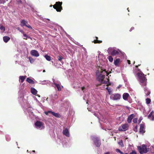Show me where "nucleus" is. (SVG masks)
I'll use <instances>...</instances> for the list:
<instances>
[{"mask_svg": "<svg viewBox=\"0 0 154 154\" xmlns=\"http://www.w3.org/2000/svg\"><path fill=\"white\" fill-rule=\"evenodd\" d=\"M50 113H52V115L57 117H60V115L57 113H55L54 112H50Z\"/></svg>", "mask_w": 154, "mask_h": 154, "instance_id": "nucleus-24", "label": "nucleus"}, {"mask_svg": "<svg viewBox=\"0 0 154 154\" xmlns=\"http://www.w3.org/2000/svg\"><path fill=\"white\" fill-rule=\"evenodd\" d=\"M26 81L30 83L33 84L34 83L33 81L29 78H27V79Z\"/></svg>", "mask_w": 154, "mask_h": 154, "instance_id": "nucleus-27", "label": "nucleus"}, {"mask_svg": "<svg viewBox=\"0 0 154 154\" xmlns=\"http://www.w3.org/2000/svg\"><path fill=\"white\" fill-rule=\"evenodd\" d=\"M129 128V125L127 123L122 124L119 128V131H124L127 130Z\"/></svg>", "mask_w": 154, "mask_h": 154, "instance_id": "nucleus-8", "label": "nucleus"}, {"mask_svg": "<svg viewBox=\"0 0 154 154\" xmlns=\"http://www.w3.org/2000/svg\"><path fill=\"white\" fill-rule=\"evenodd\" d=\"M57 98V94H55L54 95L52 96V99L53 100H55Z\"/></svg>", "mask_w": 154, "mask_h": 154, "instance_id": "nucleus-34", "label": "nucleus"}, {"mask_svg": "<svg viewBox=\"0 0 154 154\" xmlns=\"http://www.w3.org/2000/svg\"><path fill=\"white\" fill-rule=\"evenodd\" d=\"M122 86V85H119L116 88L117 89H119Z\"/></svg>", "mask_w": 154, "mask_h": 154, "instance_id": "nucleus-45", "label": "nucleus"}, {"mask_svg": "<svg viewBox=\"0 0 154 154\" xmlns=\"http://www.w3.org/2000/svg\"><path fill=\"white\" fill-rule=\"evenodd\" d=\"M124 154H128V153H124Z\"/></svg>", "mask_w": 154, "mask_h": 154, "instance_id": "nucleus-62", "label": "nucleus"}, {"mask_svg": "<svg viewBox=\"0 0 154 154\" xmlns=\"http://www.w3.org/2000/svg\"><path fill=\"white\" fill-rule=\"evenodd\" d=\"M23 35L24 37V39H27V38H28L31 39V38L30 36H28L25 33L23 34Z\"/></svg>", "mask_w": 154, "mask_h": 154, "instance_id": "nucleus-31", "label": "nucleus"}, {"mask_svg": "<svg viewBox=\"0 0 154 154\" xmlns=\"http://www.w3.org/2000/svg\"><path fill=\"white\" fill-rule=\"evenodd\" d=\"M96 38L97 39L98 38L97 37H96ZM102 42V41H101L98 40L97 39L94 40V42L95 43H101Z\"/></svg>", "mask_w": 154, "mask_h": 154, "instance_id": "nucleus-30", "label": "nucleus"}, {"mask_svg": "<svg viewBox=\"0 0 154 154\" xmlns=\"http://www.w3.org/2000/svg\"><path fill=\"white\" fill-rule=\"evenodd\" d=\"M146 103L147 105L149 104L151 102V100L150 98H147L146 99Z\"/></svg>", "mask_w": 154, "mask_h": 154, "instance_id": "nucleus-25", "label": "nucleus"}, {"mask_svg": "<svg viewBox=\"0 0 154 154\" xmlns=\"http://www.w3.org/2000/svg\"><path fill=\"white\" fill-rule=\"evenodd\" d=\"M31 93L34 95L36 94L37 93V91L35 88H31Z\"/></svg>", "mask_w": 154, "mask_h": 154, "instance_id": "nucleus-19", "label": "nucleus"}, {"mask_svg": "<svg viewBox=\"0 0 154 154\" xmlns=\"http://www.w3.org/2000/svg\"><path fill=\"white\" fill-rule=\"evenodd\" d=\"M32 108L29 107L27 109V112L29 115H31L33 113L32 112Z\"/></svg>", "mask_w": 154, "mask_h": 154, "instance_id": "nucleus-23", "label": "nucleus"}, {"mask_svg": "<svg viewBox=\"0 0 154 154\" xmlns=\"http://www.w3.org/2000/svg\"><path fill=\"white\" fill-rule=\"evenodd\" d=\"M29 60L30 62L31 63H32L34 61V60L31 58H29Z\"/></svg>", "mask_w": 154, "mask_h": 154, "instance_id": "nucleus-38", "label": "nucleus"}, {"mask_svg": "<svg viewBox=\"0 0 154 154\" xmlns=\"http://www.w3.org/2000/svg\"><path fill=\"white\" fill-rule=\"evenodd\" d=\"M130 154H136V152L134 151H132V152H130Z\"/></svg>", "mask_w": 154, "mask_h": 154, "instance_id": "nucleus-40", "label": "nucleus"}, {"mask_svg": "<svg viewBox=\"0 0 154 154\" xmlns=\"http://www.w3.org/2000/svg\"><path fill=\"white\" fill-rule=\"evenodd\" d=\"M34 100H35L37 102L39 103V101H38V100L35 97H34Z\"/></svg>", "mask_w": 154, "mask_h": 154, "instance_id": "nucleus-44", "label": "nucleus"}, {"mask_svg": "<svg viewBox=\"0 0 154 154\" xmlns=\"http://www.w3.org/2000/svg\"><path fill=\"white\" fill-rule=\"evenodd\" d=\"M120 153V154H124V153H123L122 152V151H121Z\"/></svg>", "mask_w": 154, "mask_h": 154, "instance_id": "nucleus-54", "label": "nucleus"}, {"mask_svg": "<svg viewBox=\"0 0 154 154\" xmlns=\"http://www.w3.org/2000/svg\"><path fill=\"white\" fill-rule=\"evenodd\" d=\"M66 35L68 37H69V35L68 34H66Z\"/></svg>", "mask_w": 154, "mask_h": 154, "instance_id": "nucleus-58", "label": "nucleus"}, {"mask_svg": "<svg viewBox=\"0 0 154 154\" xmlns=\"http://www.w3.org/2000/svg\"><path fill=\"white\" fill-rule=\"evenodd\" d=\"M134 29V27H132L130 30V31H131L133 29Z\"/></svg>", "mask_w": 154, "mask_h": 154, "instance_id": "nucleus-47", "label": "nucleus"}, {"mask_svg": "<svg viewBox=\"0 0 154 154\" xmlns=\"http://www.w3.org/2000/svg\"><path fill=\"white\" fill-rule=\"evenodd\" d=\"M63 133L64 135H65L67 137H69V131L67 128H66L64 130H63Z\"/></svg>", "mask_w": 154, "mask_h": 154, "instance_id": "nucleus-15", "label": "nucleus"}, {"mask_svg": "<svg viewBox=\"0 0 154 154\" xmlns=\"http://www.w3.org/2000/svg\"><path fill=\"white\" fill-rule=\"evenodd\" d=\"M30 54L32 56L36 57H37L39 55L38 51L35 50H31L30 52Z\"/></svg>", "mask_w": 154, "mask_h": 154, "instance_id": "nucleus-11", "label": "nucleus"}, {"mask_svg": "<svg viewBox=\"0 0 154 154\" xmlns=\"http://www.w3.org/2000/svg\"><path fill=\"white\" fill-rule=\"evenodd\" d=\"M0 29L2 31V32H4L5 30V27L2 25H0Z\"/></svg>", "mask_w": 154, "mask_h": 154, "instance_id": "nucleus-32", "label": "nucleus"}, {"mask_svg": "<svg viewBox=\"0 0 154 154\" xmlns=\"http://www.w3.org/2000/svg\"><path fill=\"white\" fill-rule=\"evenodd\" d=\"M45 57L46 59L48 61H50L51 60V58L50 56H49L47 55L45 56Z\"/></svg>", "mask_w": 154, "mask_h": 154, "instance_id": "nucleus-28", "label": "nucleus"}, {"mask_svg": "<svg viewBox=\"0 0 154 154\" xmlns=\"http://www.w3.org/2000/svg\"><path fill=\"white\" fill-rule=\"evenodd\" d=\"M106 89L108 90L109 93V94H111L112 93V91L110 88L107 87L106 88Z\"/></svg>", "mask_w": 154, "mask_h": 154, "instance_id": "nucleus-35", "label": "nucleus"}, {"mask_svg": "<svg viewBox=\"0 0 154 154\" xmlns=\"http://www.w3.org/2000/svg\"><path fill=\"white\" fill-rule=\"evenodd\" d=\"M144 91L146 96L149 95L150 93V91L146 87L144 88Z\"/></svg>", "mask_w": 154, "mask_h": 154, "instance_id": "nucleus-18", "label": "nucleus"}, {"mask_svg": "<svg viewBox=\"0 0 154 154\" xmlns=\"http://www.w3.org/2000/svg\"><path fill=\"white\" fill-rule=\"evenodd\" d=\"M5 1H3L2 2H0V3H5Z\"/></svg>", "mask_w": 154, "mask_h": 154, "instance_id": "nucleus-49", "label": "nucleus"}, {"mask_svg": "<svg viewBox=\"0 0 154 154\" xmlns=\"http://www.w3.org/2000/svg\"><path fill=\"white\" fill-rule=\"evenodd\" d=\"M134 117V114H132L129 116L127 119V122L128 123L131 122L132 119Z\"/></svg>", "mask_w": 154, "mask_h": 154, "instance_id": "nucleus-16", "label": "nucleus"}, {"mask_svg": "<svg viewBox=\"0 0 154 154\" xmlns=\"http://www.w3.org/2000/svg\"><path fill=\"white\" fill-rule=\"evenodd\" d=\"M52 112L51 111H45L44 112V113L46 115H48V116H51V115H52V113H50V112Z\"/></svg>", "mask_w": 154, "mask_h": 154, "instance_id": "nucleus-26", "label": "nucleus"}, {"mask_svg": "<svg viewBox=\"0 0 154 154\" xmlns=\"http://www.w3.org/2000/svg\"><path fill=\"white\" fill-rule=\"evenodd\" d=\"M136 68L137 67H138V66H136Z\"/></svg>", "mask_w": 154, "mask_h": 154, "instance_id": "nucleus-61", "label": "nucleus"}, {"mask_svg": "<svg viewBox=\"0 0 154 154\" xmlns=\"http://www.w3.org/2000/svg\"><path fill=\"white\" fill-rule=\"evenodd\" d=\"M8 136H6V140L7 141H9L10 140V139H8Z\"/></svg>", "mask_w": 154, "mask_h": 154, "instance_id": "nucleus-46", "label": "nucleus"}, {"mask_svg": "<svg viewBox=\"0 0 154 154\" xmlns=\"http://www.w3.org/2000/svg\"><path fill=\"white\" fill-rule=\"evenodd\" d=\"M62 2H57L56 4L53 6V7L54 8L56 9L57 11L60 12L62 9Z\"/></svg>", "mask_w": 154, "mask_h": 154, "instance_id": "nucleus-7", "label": "nucleus"}, {"mask_svg": "<svg viewBox=\"0 0 154 154\" xmlns=\"http://www.w3.org/2000/svg\"><path fill=\"white\" fill-rule=\"evenodd\" d=\"M47 20H49V19H47Z\"/></svg>", "mask_w": 154, "mask_h": 154, "instance_id": "nucleus-64", "label": "nucleus"}, {"mask_svg": "<svg viewBox=\"0 0 154 154\" xmlns=\"http://www.w3.org/2000/svg\"><path fill=\"white\" fill-rule=\"evenodd\" d=\"M137 79L139 81L140 84L142 86H145L146 85V79L144 76V75L142 72L137 74Z\"/></svg>", "mask_w": 154, "mask_h": 154, "instance_id": "nucleus-2", "label": "nucleus"}, {"mask_svg": "<svg viewBox=\"0 0 154 154\" xmlns=\"http://www.w3.org/2000/svg\"><path fill=\"white\" fill-rule=\"evenodd\" d=\"M148 118L149 119L152 120H154V111H152L150 114L148 116Z\"/></svg>", "mask_w": 154, "mask_h": 154, "instance_id": "nucleus-12", "label": "nucleus"}, {"mask_svg": "<svg viewBox=\"0 0 154 154\" xmlns=\"http://www.w3.org/2000/svg\"><path fill=\"white\" fill-rule=\"evenodd\" d=\"M93 112V114L95 115V116H96V117H97L99 119V118L100 117L99 115L97 113H96V112Z\"/></svg>", "mask_w": 154, "mask_h": 154, "instance_id": "nucleus-37", "label": "nucleus"}, {"mask_svg": "<svg viewBox=\"0 0 154 154\" xmlns=\"http://www.w3.org/2000/svg\"><path fill=\"white\" fill-rule=\"evenodd\" d=\"M32 152H35V150H33V151H32Z\"/></svg>", "mask_w": 154, "mask_h": 154, "instance_id": "nucleus-63", "label": "nucleus"}, {"mask_svg": "<svg viewBox=\"0 0 154 154\" xmlns=\"http://www.w3.org/2000/svg\"><path fill=\"white\" fill-rule=\"evenodd\" d=\"M88 110L89 111H91V110L90 109V108H88Z\"/></svg>", "mask_w": 154, "mask_h": 154, "instance_id": "nucleus-51", "label": "nucleus"}, {"mask_svg": "<svg viewBox=\"0 0 154 154\" xmlns=\"http://www.w3.org/2000/svg\"><path fill=\"white\" fill-rule=\"evenodd\" d=\"M53 84L55 85L57 88L58 91H60L61 89V88H63V86H61V84L59 81H53Z\"/></svg>", "mask_w": 154, "mask_h": 154, "instance_id": "nucleus-10", "label": "nucleus"}, {"mask_svg": "<svg viewBox=\"0 0 154 154\" xmlns=\"http://www.w3.org/2000/svg\"><path fill=\"white\" fill-rule=\"evenodd\" d=\"M107 59H108L109 61L111 62H112L113 61V58L111 56H108L107 57Z\"/></svg>", "mask_w": 154, "mask_h": 154, "instance_id": "nucleus-29", "label": "nucleus"}, {"mask_svg": "<svg viewBox=\"0 0 154 154\" xmlns=\"http://www.w3.org/2000/svg\"><path fill=\"white\" fill-rule=\"evenodd\" d=\"M96 74L97 76V79L99 82L102 83H107V82L104 81L103 79L105 75H108L109 73L107 71H106L103 65H101L97 66Z\"/></svg>", "mask_w": 154, "mask_h": 154, "instance_id": "nucleus-1", "label": "nucleus"}, {"mask_svg": "<svg viewBox=\"0 0 154 154\" xmlns=\"http://www.w3.org/2000/svg\"><path fill=\"white\" fill-rule=\"evenodd\" d=\"M145 126L143 124H141L140 126V133H143L145 132Z\"/></svg>", "mask_w": 154, "mask_h": 154, "instance_id": "nucleus-17", "label": "nucleus"}, {"mask_svg": "<svg viewBox=\"0 0 154 154\" xmlns=\"http://www.w3.org/2000/svg\"><path fill=\"white\" fill-rule=\"evenodd\" d=\"M22 2L21 1H19L18 2L19 3H21Z\"/></svg>", "mask_w": 154, "mask_h": 154, "instance_id": "nucleus-56", "label": "nucleus"}, {"mask_svg": "<svg viewBox=\"0 0 154 154\" xmlns=\"http://www.w3.org/2000/svg\"><path fill=\"white\" fill-rule=\"evenodd\" d=\"M121 96L119 93H114L111 95L110 98L113 100H118L121 98Z\"/></svg>", "mask_w": 154, "mask_h": 154, "instance_id": "nucleus-6", "label": "nucleus"}, {"mask_svg": "<svg viewBox=\"0 0 154 154\" xmlns=\"http://www.w3.org/2000/svg\"><path fill=\"white\" fill-rule=\"evenodd\" d=\"M36 96H37V97H40V96L39 95H38V94Z\"/></svg>", "mask_w": 154, "mask_h": 154, "instance_id": "nucleus-55", "label": "nucleus"}, {"mask_svg": "<svg viewBox=\"0 0 154 154\" xmlns=\"http://www.w3.org/2000/svg\"><path fill=\"white\" fill-rule=\"evenodd\" d=\"M3 39L4 42H7L10 39V38L8 36H4L3 38Z\"/></svg>", "mask_w": 154, "mask_h": 154, "instance_id": "nucleus-22", "label": "nucleus"}, {"mask_svg": "<svg viewBox=\"0 0 154 154\" xmlns=\"http://www.w3.org/2000/svg\"><path fill=\"white\" fill-rule=\"evenodd\" d=\"M116 151L117 152L120 153L121 151L119 149H116Z\"/></svg>", "mask_w": 154, "mask_h": 154, "instance_id": "nucleus-43", "label": "nucleus"}, {"mask_svg": "<svg viewBox=\"0 0 154 154\" xmlns=\"http://www.w3.org/2000/svg\"><path fill=\"white\" fill-rule=\"evenodd\" d=\"M128 63L130 64V61L129 60H127Z\"/></svg>", "mask_w": 154, "mask_h": 154, "instance_id": "nucleus-48", "label": "nucleus"}, {"mask_svg": "<svg viewBox=\"0 0 154 154\" xmlns=\"http://www.w3.org/2000/svg\"><path fill=\"white\" fill-rule=\"evenodd\" d=\"M121 62V61L120 59L119 58H117L116 59L114 60V65L117 66H119V64Z\"/></svg>", "mask_w": 154, "mask_h": 154, "instance_id": "nucleus-13", "label": "nucleus"}, {"mask_svg": "<svg viewBox=\"0 0 154 154\" xmlns=\"http://www.w3.org/2000/svg\"><path fill=\"white\" fill-rule=\"evenodd\" d=\"M137 118H134L133 119V122L134 123H137Z\"/></svg>", "mask_w": 154, "mask_h": 154, "instance_id": "nucleus-39", "label": "nucleus"}, {"mask_svg": "<svg viewBox=\"0 0 154 154\" xmlns=\"http://www.w3.org/2000/svg\"><path fill=\"white\" fill-rule=\"evenodd\" d=\"M137 149L141 154H142L143 153H146L148 151L146 146L144 144H143L142 147L140 146H138Z\"/></svg>", "mask_w": 154, "mask_h": 154, "instance_id": "nucleus-5", "label": "nucleus"}, {"mask_svg": "<svg viewBox=\"0 0 154 154\" xmlns=\"http://www.w3.org/2000/svg\"><path fill=\"white\" fill-rule=\"evenodd\" d=\"M35 125L36 128L40 130L44 129L45 128L44 123L40 121H37L35 123Z\"/></svg>", "mask_w": 154, "mask_h": 154, "instance_id": "nucleus-4", "label": "nucleus"}, {"mask_svg": "<svg viewBox=\"0 0 154 154\" xmlns=\"http://www.w3.org/2000/svg\"><path fill=\"white\" fill-rule=\"evenodd\" d=\"M26 76H20L19 77V81L21 83L23 82L24 81V80L26 78Z\"/></svg>", "mask_w": 154, "mask_h": 154, "instance_id": "nucleus-20", "label": "nucleus"}, {"mask_svg": "<svg viewBox=\"0 0 154 154\" xmlns=\"http://www.w3.org/2000/svg\"><path fill=\"white\" fill-rule=\"evenodd\" d=\"M46 82V81H45V80H44L43 81H42V82Z\"/></svg>", "mask_w": 154, "mask_h": 154, "instance_id": "nucleus-60", "label": "nucleus"}, {"mask_svg": "<svg viewBox=\"0 0 154 154\" xmlns=\"http://www.w3.org/2000/svg\"><path fill=\"white\" fill-rule=\"evenodd\" d=\"M152 148L154 149V145H153L152 146Z\"/></svg>", "mask_w": 154, "mask_h": 154, "instance_id": "nucleus-57", "label": "nucleus"}, {"mask_svg": "<svg viewBox=\"0 0 154 154\" xmlns=\"http://www.w3.org/2000/svg\"><path fill=\"white\" fill-rule=\"evenodd\" d=\"M57 58L59 61L62 62V60L63 59V57L60 56H59L57 57Z\"/></svg>", "mask_w": 154, "mask_h": 154, "instance_id": "nucleus-33", "label": "nucleus"}, {"mask_svg": "<svg viewBox=\"0 0 154 154\" xmlns=\"http://www.w3.org/2000/svg\"><path fill=\"white\" fill-rule=\"evenodd\" d=\"M82 90L83 91L84 90V89H85V87H83L82 88Z\"/></svg>", "mask_w": 154, "mask_h": 154, "instance_id": "nucleus-53", "label": "nucleus"}, {"mask_svg": "<svg viewBox=\"0 0 154 154\" xmlns=\"http://www.w3.org/2000/svg\"><path fill=\"white\" fill-rule=\"evenodd\" d=\"M129 97H130L128 93H125L123 94L122 97L123 99L125 100H127Z\"/></svg>", "mask_w": 154, "mask_h": 154, "instance_id": "nucleus-14", "label": "nucleus"}, {"mask_svg": "<svg viewBox=\"0 0 154 154\" xmlns=\"http://www.w3.org/2000/svg\"><path fill=\"white\" fill-rule=\"evenodd\" d=\"M107 51L109 54H111L113 56L119 54L121 53V51L120 50L115 48H110L108 49Z\"/></svg>", "mask_w": 154, "mask_h": 154, "instance_id": "nucleus-3", "label": "nucleus"}, {"mask_svg": "<svg viewBox=\"0 0 154 154\" xmlns=\"http://www.w3.org/2000/svg\"><path fill=\"white\" fill-rule=\"evenodd\" d=\"M104 154H109V152L105 153Z\"/></svg>", "mask_w": 154, "mask_h": 154, "instance_id": "nucleus-52", "label": "nucleus"}, {"mask_svg": "<svg viewBox=\"0 0 154 154\" xmlns=\"http://www.w3.org/2000/svg\"><path fill=\"white\" fill-rule=\"evenodd\" d=\"M91 139L94 142L95 145L97 147L100 146V142L99 139L95 136H92Z\"/></svg>", "mask_w": 154, "mask_h": 154, "instance_id": "nucleus-9", "label": "nucleus"}, {"mask_svg": "<svg viewBox=\"0 0 154 154\" xmlns=\"http://www.w3.org/2000/svg\"><path fill=\"white\" fill-rule=\"evenodd\" d=\"M20 31L21 32V33H23H23H24V32H23V31H22V30H20Z\"/></svg>", "mask_w": 154, "mask_h": 154, "instance_id": "nucleus-50", "label": "nucleus"}, {"mask_svg": "<svg viewBox=\"0 0 154 154\" xmlns=\"http://www.w3.org/2000/svg\"><path fill=\"white\" fill-rule=\"evenodd\" d=\"M43 72H45V70H43Z\"/></svg>", "mask_w": 154, "mask_h": 154, "instance_id": "nucleus-59", "label": "nucleus"}, {"mask_svg": "<svg viewBox=\"0 0 154 154\" xmlns=\"http://www.w3.org/2000/svg\"><path fill=\"white\" fill-rule=\"evenodd\" d=\"M26 26L29 29H32V27H31V26L30 25H26Z\"/></svg>", "mask_w": 154, "mask_h": 154, "instance_id": "nucleus-42", "label": "nucleus"}, {"mask_svg": "<svg viewBox=\"0 0 154 154\" xmlns=\"http://www.w3.org/2000/svg\"><path fill=\"white\" fill-rule=\"evenodd\" d=\"M142 120V117H140L138 120V122L139 123H140L141 121Z\"/></svg>", "mask_w": 154, "mask_h": 154, "instance_id": "nucleus-41", "label": "nucleus"}, {"mask_svg": "<svg viewBox=\"0 0 154 154\" xmlns=\"http://www.w3.org/2000/svg\"><path fill=\"white\" fill-rule=\"evenodd\" d=\"M118 144H119L121 146H123V142H122V141L121 140L119 142H118Z\"/></svg>", "mask_w": 154, "mask_h": 154, "instance_id": "nucleus-36", "label": "nucleus"}, {"mask_svg": "<svg viewBox=\"0 0 154 154\" xmlns=\"http://www.w3.org/2000/svg\"><path fill=\"white\" fill-rule=\"evenodd\" d=\"M27 22L24 20H22L21 21V25L22 26H26V24Z\"/></svg>", "mask_w": 154, "mask_h": 154, "instance_id": "nucleus-21", "label": "nucleus"}]
</instances>
